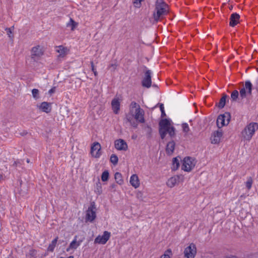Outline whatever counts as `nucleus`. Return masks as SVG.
Returning <instances> with one entry per match:
<instances>
[{
	"instance_id": "nucleus-1",
	"label": "nucleus",
	"mask_w": 258,
	"mask_h": 258,
	"mask_svg": "<svg viewBox=\"0 0 258 258\" xmlns=\"http://www.w3.org/2000/svg\"><path fill=\"white\" fill-rule=\"evenodd\" d=\"M170 125V122L167 119H163L159 122V133L161 139H164L167 134L171 139L175 137V128Z\"/></svg>"
},
{
	"instance_id": "nucleus-2",
	"label": "nucleus",
	"mask_w": 258,
	"mask_h": 258,
	"mask_svg": "<svg viewBox=\"0 0 258 258\" xmlns=\"http://www.w3.org/2000/svg\"><path fill=\"white\" fill-rule=\"evenodd\" d=\"M168 13V6L163 0H156L155 8L153 14L154 21L157 23Z\"/></svg>"
},
{
	"instance_id": "nucleus-3",
	"label": "nucleus",
	"mask_w": 258,
	"mask_h": 258,
	"mask_svg": "<svg viewBox=\"0 0 258 258\" xmlns=\"http://www.w3.org/2000/svg\"><path fill=\"white\" fill-rule=\"evenodd\" d=\"M257 130L258 123L251 122L248 124L242 131V136L244 140L249 141L251 139L255 131Z\"/></svg>"
},
{
	"instance_id": "nucleus-4",
	"label": "nucleus",
	"mask_w": 258,
	"mask_h": 258,
	"mask_svg": "<svg viewBox=\"0 0 258 258\" xmlns=\"http://www.w3.org/2000/svg\"><path fill=\"white\" fill-rule=\"evenodd\" d=\"M196 161L193 158L186 157L182 161L181 169L185 171H190L195 166Z\"/></svg>"
},
{
	"instance_id": "nucleus-5",
	"label": "nucleus",
	"mask_w": 258,
	"mask_h": 258,
	"mask_svg": "<svg viewBox=\"0 0 258 258\" xmlns=\"http://www.w3.org/2000/svg\"><path fill=\"white\" fill-rule=\"evenodd\" d=\"M230 114L229 112H225L224 114L220 115L217 119V125L219 128L227 125L230 121Z\"/></svg>"
},
{
	"instance_id": "nucleus-6",
	"label": "nucleus",
	"mask_w": 258,
	"mask_h": 258,
	"mask_svg": "<svg viewBox=\"0 0 258 258\" xmlns=\"http://www.w3.org/2000/svg\"><path fill=\"white\" fill-rule=\"evenodd\" d=\"M96 211L95 204L94 202H92L86 212L85 219L86 221L92 222L95 220L96 217Z\"/></svg>"
},
{
	"instance_id": "nucleus-7",
	"label": "nucleus",
	"mask_w": 258,
	"mask_h": 258,
	"mask_svg": "<svg viewBox=\"0 0 258 258\" xmlns=\"http://www.w3.org/2000/svg\"><path fill=\"white\" fill-rule=\"evenodd\" d=\"M31 59L34 61H37L43 55V52L40 46L33 47L31 51Z\"/></svg>"
},
{
	"instance_id": "nucleus-8",
	"label": "nucleus",
	"mask_w": 258,
	"mask_h": 258,
	"mask_svg": "<svg viewBox=\"0 0 258 258\" xmlns=\"http://www.w3.org/2000/svg\"><path fill=\"white\" fill-rule=\"evenodd\" d=\"M196 253V246L194 243L190 244L184 251V256L186 258H194Z\"/></svg>"
},
{
	"instance_id": "nucleus-9",
	"label": "nucleus",
	"mask_w": 258,
	"mask_h": 258,
	"mask_svg": "<svg viewBox=\"0 0 258 258\" xmlns=\"http://www.w3.org/2000/svg\"><path fill=\"white\" fill-rule=\"evenodd\" d=\"M151 71L147 70L145 73V76L142 81V85L143 87L149 88L151 86Z\"/></svg>"
},
{
	"instance_id": "nucleus-10",
	"label": "nucleus",
	"mask_w": 258,
	"mask_h": 258,
	"mask_svg": "<svg viewBox=\"0 0 258 258\" xmlns=\"http://www.w3.org/2000/svg\"><path fill=\"white\" fill-rule=\"evenodd\" d=\"M110 237V233L108 231H104L102 236H98L95 239L94 242L104 244L109 240Z\"/></svg>"
},
{
	"instance_id": "nucleus-11",
	"label": "nucleus",
	"mask_w": 258,
	"mask_h": 258,
	"mask_svg": "<svg viewBox=\"0 0 258 258\" xmlns=\"http://www.w3.org/2000/svg\"><path fill=\"white\" fill-rule=\"evenodd\" d=\"M144 112L140 107H138L137 109H135V113L131 115L139 122L144 123L145 122V119L144 118Z\"/></svg>"
},
{
	"instance_id": "nucleus-12",
	"label": "nucleus",
	"mask_w": 258,
	"mask_h": 258,
	"mask_svg": "<svg viewBox=\"0 0 258 258\" xmlns=\"http://www.w3.org/2000/svg\"><path fill=\"white\" fill-rule=\"evenodd\" d=\"M101 145L98 142H95L93 144L91 149V153L95 158H98L101 155Z\"/></svg>"
},
{
	"instance_id": "nucleus-13",
	"label": "nucleus",
	"mask_w": 258,
	"mask_h": 258,
	"mask_svg": "<svg viewBox=\"0 0 258 258\" xmlns=\"http://www.w3.org/2000/svg\"><path fill=\"white\" fill-rule=\"evenodd\" d=\"M115 148L118 150L126 151L127 149L126 143L122 139L117 140L114 142Z\"/></svg>"
},
{
	"instance_id": "nucleus-14",
	"label": "nucleus",
	"mask_w": 258,
	"mask_h": 258,
	"mask_svg": "<svg viewBox=\"0 0 258 258\" xmlns=\"http://www.w3.org/2000/svg\"><path fill=\"white\" fill-rule=\"evenodd\" d=\"M240 16L236 13H233L231 15L230 18L229 25L234 27L239 22Z\"/></svg>"
},
{
	"instance_id": "nucleus-15",
	"label": "nucleus",
	"mask_w": 258,
	"mask_h": 258,
	"mask_svg": "<svg viewBox=\"0 0 258 258\" xmlns=\"http://www.w3.org/2000/svg\"><path fill=\"white\" fill-rule=\"evenodd\" d=\"M175 146V143L173 140L168 142L166 147V152L167 154L171 155L173 154Z\"/></svg>"
},
{
	"instance_id": "nucleus-16",
	"label": "nucleus",
	"mask_w": 258,
	"mask_h": 258,
	"mask_svg": "<svg viewBox=\"0 0 258 258\" xmlns=\"http://www.w3.org/2000/svg\"><path fill=\"white\" fill-rule=\"evenodd\" d=\"M43 112L49 113L51 110V103L47 102H43L38 106Z\"/></svg>"
},
{
	"instance_id": "nucleus-17",
	"label": "nucleus",
	"mask_w": 258,
	"mask_h": 258,
	"mask_svg": "<svg viewBox=\"0 0 258 258\" xmlns=\"http://www.w3.org/2000/svg\"><path fill=\"white\" fill-rule=\"evenodd\" d=\"M77 236H76L74 238V239L71 242L69 245V247L67 249V251H69L70 249H76L77 247L81 244L83 240H80L79 241L77 240Z\"/></svg>"
},
{
	"instance_id": "nucleus-18",
	"label": "nucleus",
	"mask_w": 258,
	"mask_h": 258,
	"mask_svg": "<svg viewBox=\"0 0 258 258\" xmlns=\"http://www.w3.org/2000/svg\"><path fill=\"white\" fill-rule=\"evenodd\" d=\"M180 178V176L179 175L174 176L170 178L167 182V186L169 187H173L175 185L177 182H179Z\"/></svg>"
},
{
	"instance_id": "nucleus-19",
	"label": "nucleus",
	"mask_w": 258,
	"mask_h": 258,
	"mask_svg": "<svg viewBox=\"0 0 258 258\" xmlns=\"http://www.w3.org/2000/svg\"><path fill=\"white\" fill-rule=\"evenodd\" d=\"M112 108L115 114H117L120 109V103L117 99H113L111 102Z\"/></svg>"
},
{
	"instance_id": "nucleus-20",
	"label": "nucleus",
	"mask_w": 258,
	"mask_h": 258,
	"mask_svg": "<svg viewBox=\"0 0 258 258\" xmlns=\"http://www.w3.org/2000/svg\"><path fill=\"white\" fill-rule=\"evenodd\" d=\"M130 182L131 184L136 188L138 187L140 185L139 178L136 174H133L131 176Z\"/></svg>"
},
{
	"instance_id": "nucleus-21",
	"label": "nucleus",
	"mask_w": 258,
	"mask_h": 258,
	"mask_svg": "<svg viewBox=\"0 0 258 258\" xmlns=\"http://www.w3.org/2000/svg\"><path fill=\"white\" fill-rule=\"evenodd\" d=\"M56 52L59 53V57H63L67 53V48L62 45L57 46Z\"/></svg>"
},
{
	"instance_id": "nucleus-22",
	"label": "nucleus",
	"mask_w": 258,
	"mask_h": 258,
	"mask_svg": "<svg viewBox=\"0 0 258 258\" xmlns=\"http://www.w3.org/2000/svg\"><path fill=\"white\" fill-rule=\"evenodd\" d=\"M227 97L228 96L227 95L223 94L222 98L220 100V101L216 104V106L220 109L223 108L225 105Z\"/></svg>"
},
{
	"instance_id": "nucleus-23",
	"label": "nucleus",
	"mask_w": 258,
	"mask_h": 258,
	"mask_svg": "<svg viewBox=\"0 0 258 258\" xmlns=\"http://www.w3.org/2000/svg\"><path fill=\"white\" fill-rule=\"evenodd\" d=\"M126 118L127 121L130 123L131 125H132L134 128L137 127L138 125V121L136 120L135 118L133 117V116H132L131 115H127Z\"/></svg>"
},
{
	"instance_id": "nucleus-24",
	"label": "nucleus",
	"mask_w": 258,
	"mask_h": 258,
	"mask_svg": "<svg viewBox=\"0 0 258 258\" xmlns=\"http://www.w3.org/2000/svg\"><path fill=\"white\" fill-rule=\"evenodd\" d=\"M244 88L245 90H247V94L248 95H251L252 88V85L251 82L249 81H246L245 82V86Z\"/></svg>"
},
{
	"instance_id": "nucleus-25",
	"label": "nucleus",
	"mask_w": 258,
	"mask_h": 258,
	"mask_svg": "<svg viewBox=\"0 0 258 258\" xmlns=\"http://www.w3.org/2000/svg\"><path fill=\"white\" fill-rule=\"evenodd\" d=\"M114 178L117 183L121 185L123 183L122 175L119 172H116L114 175Z\"/></svg>"
},
{
	"instance_id": "nucleus-26",
	"label": "nucleus",
	"mask_w": 258,
	"mask_h": 258,
	"mask_svg": "<svg viewBox=\"0 0 258 258\" xmlns=\"http://www.w3.org/2000/svg\"><path fill=\"white\" fill-rule=\"evenodd\" d=\"M58 237H56L55 239H54L51 242V243L49 244L47 250L48 251L52 252L54 250V249L56 245L57 240H58Z\"/></svg>"
},
{
	"instance_id": "nucleus-27",
	"label": "nucleus",
	"mask_w": 258,
	"mask_h": 258,
	"mask_svg": "<svg viewBox=\"0 0 258 258\" xmlns=\"http://www.w3.org/2000/svg\"><path fill=\"white\" fill-rule=\"evenodd\" d=\"M14 29V26H13L10 28H6L5 30L7 31V35L11 40H13L14 35L12 34L13 31Z\"/></svg>"
},
{
	"instance_id": "nucleus-28",
	"label": "nucleus",
	"mask_w": 258,
	"mask_h": 258,
	"mask_svg": "<svg viewBox=\"0 0 258 258\" xmlns=\"http://www.w3.org/2000/svg\"><path fill=\"white\" fill-rule=\"evenodd\" d=\"M179 161L177 158H174L172 160V169L174 170H177L179 166Z\"/></svg>"
},
{
	"instance_id": "nucleus-29",
	"label": "nucleus",
	"mask_w": 258,
	"mask_h": 258,
	"mask_svg": "<svg viewBox=\"0 0 258 258\" xmlns=\"http://www.w3.org/2000/svg\"><path fill=\"white\" fill-rule=\"evenodd\" d=\"M110 161L114 165H116L118 161L117 156L115 154H112L110 156Z\"/></svg>"
},
{
	"instance_id": "nucleus-30",
	"label": "nucleus",
	"mask_w": 258,
	"mask_h": 258,
	"mask_svg": "<svg viewBox=\"0 0 258 258\" xmlns=\"http://www.w3.org/2000/svg\"><path fill=\"white\" fill-rule=\"evenodd\" d=\"M182 131L185 133V135H187L190 131L189 126L187 123H183L182 124Z\"/></svg>"
},
{
	"instance_id": "nucleus-31",
	"label": "nucleus",
	"mask_w": 258,
	"mask_h": 258,
	"mask_svg": "<svg viewBox=\"0 0 258 258\" xmlns=\"http://www.w3.org/2000/svg\"><path fill=\"white\" fill-rule=\"evenodd\" d=\"M109 178V172L107 170H105L103 172L101 175V179L103 181H106L108 180Z\"/></svg>"
},
{
	"instance_id": "nucleus-32",
	"label": "nucleus",
	"mask_w": 258,
	"mask_h": 258,
	"mask_svg": "<svg viewBox=\"0 0 258 258\" xmlns=\"http://www.w3.org/2000/svg\"><path fill=\"white\" fill-rule=\"evenodd\" d=\"M239 93L238 91L234 90L233 91L231 94V98L234 101H236L238 97Z\"/></svg>"
},
{
	"instance_id": "nucleus-33",
	"label": "nucleus",
	"mask_w": 258,
	"mask_h": 258,
	"mask_svg": "<svg viewBox=\"0 0 258 258\" xmlns=\"http://www.w3.org/2000/svg\"><path fill=\"white\" fill-rule=\"evenodd\" d=\"M32 94L33 98L38 99L39 98V91L37 89H33L32 90Z\"/></svg>"
},
{
	"instance_id": "nucleus-34",
	"label": "nucleus",
	"mask_w": 258,
	"mask_h": 258,
	"mask_svg": "<svg viewBox=\"0 0 258 258\" xmlns=\"http://www.w3.org/2000/svg\"><path fill=\"white\" fill-rule=\"evenodd\" d=\"M211 143L212 144H218L220 142V139L215 136L213 134L211 137Z\"/></svg>"
},
{
	"instance_id": "nucleus-35",
	"label": "nucleus",
	"mask_w": 258,
	"mask_h": 258,
	"mask_svg": "<svg viewBox=\"0 0 258 258\" xmlns=\"http://www.w3.org/2000/svg\"><path fill=\"white\" fill-rule=\"evenodd\" d=\"M252 179L251 177H249L247 181L246 182V186L247 188L248 189H250L251 187L252 184Z\"/></svg>"
},
{
	"instance_id": "nucleus-36",
	"label": "nucleus",
	"mask_w": 258,
	"mask_h": 258,
	"mask_svg": "<svg viewBox=\"0 0 258 258\" xmlns=\"http://www.w3.org/2000/svg\"><path fill=\"white\" fill-rule=\"evenodd\" d=\"M240 96L242 98H245L246 96L247 92L246 91L245 88L244 87L241 88L240 90Z\"/></svg>"
},
{
	"instance_id": "nucleus-37",
	"label": "nucleus",
	"mask_w": 258,
	"mask_h": 258,
	"mask_svg": "<svg viewBox=\"0 0 258 258\" xmlns=\"http://www.w3.org/2000/svg\"><path fill=\"white\" fill-rule=\"evenodd\" d=\"M118 64L116 62L114 63H111L108 66V69L110 70L111 72H114L117 68Z\"/></svg>"
},
{
	"instance_id": "nucleus-38",
	"label": "nucleus",
	"mask_w": 258,
	"mask_h": 258,
	"mask_svg": "<svg viewBox=\"0 0 258 258\" xmlns=\"http://www.w3.org/2000/svg\"><path fill=\"white\" fill-rule=\"evenodd\" d=\"M213 134L215 135V136H217V137L219 138L220 139H221V138L223 135L222 130H219L216 132H214Z\"/></svg>"
},
{
	"instance_id": "nucleus-39",
	"label": "nucleus",
	"mask_w": 258,
	"mask_h": 258,
	"mask_svg": "<svg viewBox=\"0 0 258 258\" xmlns=\"http://www.w3.org/2000/svg\"><path fill=\"white\" fill-rule=\"evenodd\" d=\"M143 0H134L133 3L135 7L137 8H140L141 6V2Z\"/></svg>"
},
{
	"instance_id": "nucleus-40",
	"label": "nucleus",
	"mask_w": 258,
	"mask_h": 258,
	"mask_svg": "<svg viewBox=\"0 0 258 258\" xmlns=\"http://www.w3.org/2000/svg\"><path fill=\"white\" fill-rule=\"evenodd\" d=\"M130 106L132 111L134 108L136 109H137L138 107H140V105H138L136 102H132Z\"/></svg>"
},
{
	"instance_id": "nucleus-41",
	"label": "nucleus",
	"mask_w": 258,
	"mask_h": 258,
	"mask_svg": "<svg viewBox=\"0 0 258 258\" xmlns=\"http://www.w3.org/2000/svg\"><path fill=\"white\" fill-rule=\"evenodd\" d=\"M160 109L161 111V117H163L166 116V114L164 111V108L163 104L160 105Z\"/></svg>"
},
{
	"instance_id": "nucleus-42",
	"label": "nucleus",
	"mask_w": 258,
	"mask_h": 258,
	"mask_svg": "<svg viewBox=\"0 0 258 258\" xmlns=\"http://www.w3.org/2000/svg\"><path fill=\"white\" fill-rule=\"evenodd\" d=\"M148 138H151L152 136V128L148 126L146 129Z\"/></svg>"
},
{
	"instance_id": "nucleus-43",
	"label": "nucleus",
	"mask_w": 258,
	"mask_h": 258,
	"mask_svg": "<svg viewBox=\"0 0 258 258\" xmlns=\"http://www.w3.org/2000/svg\"><path fill=\"white\" fill-rule=\"evenodd\" d=\"M70 22L72 23V30H73L77 26V24L72 19H71Z\"/></svg>"
},
{
	"instance_id": "nucleus-44",
	"label": "nucleus",
	"mask_w": 258,
	"mask_h": 258,
	"mask_svg": "<svg viewBox=\"0 0 258 258\" xmlns=\"http://www.w3.org/2000/svg\"><path fill=\"white\" fill-rule=\"evenodd\" d=\"M116 186V185L114 183H113L110 186L109 188L111 190H113L114 191H115Z\"/></svg>"
},
{
	"instance_id": "nucleus-45",
	"label": "nucleus",
	"mask_w": 258,
	"mask_h": 258,
	"mask_svg": "<svg viewBox=\"0 0 258 258\" xmlns=\"http://www.w3.org/2000/svg\"><path fill=\"white\" fill-rule=\"evenodd\" d=\"M55 91V87H53L52 88H51V89H50L49 90L48 92L51 95L52 93H53Z\"/></svg>"
},
{
	"instance_id": "nucleus-46",
	"label": "nucleus",
	"mask_w": 258,
	"mask_h": 258,
	"mask_svg": "<svg viewBox=\"0 0 258 258\" xmlns=\"http://www.w3.org/2000/svg\"><path fill=\"white\" fill-rule=\"evenodd\" d=\"M90 63H91V70H92V71H94L96 69L95 68L93 62L92 61H91Z\"/></svg>"
},
{
	"instance_id": "nucleus-47",
	"label": "nucleus",
	"mask_w": 258,
	"mask_h": 258,
	"mask_svg": "<svg viewBox=\"0 0 258 258\" xmlns=\"http://www.w3.org/2000/svg\"><path fill=\"white\" fill-rule=\"evenodd\" d=\"M160 258H170L168 254H164L161 256Z\"/></svg>"
},
{
	"instance_id": "nucleus-48",
	"label": "nucleus",
	"mask_w": 258,
	"mask_h": 258,
	"mask_svg": "<svg viewBox=\"0 0 258 258\" xmlns=\"http://www.w3.org/2000/svg\"><path fill=\"white\" fill-rule=\"evenodd\" d=\"M30 252H31L30 254L32 256H34V255H36V251L35 250H32L30 251Z\"/></svg>"
},
{
	"instance_id": "nucleus-49",
	"label": "nucleus",
	"mask_w": 258,
	"mask_h": 258,
	"mask_svg": "<svg viewBox=\"0 0 258 258\" xmlns=\"http://www.w3.org/2000/svg\"><path fill=\"white\" fill-rule=\"evenodd\" d=\"M95 76H97L98 75V73L96 71V70H94V71H92Z\"/></svg>"
},
{
	"instance_id": "nucleus-50",
	"label": "nucleus",
	"mask_w": 258,
	"mask_h": 258,
	"mask_svg": "<svg viewBox=\"0 0 258 258\" xmlns=\"http://www.w3.org/2000/svg\"><path fill=\"white\" fill-rule=\"evenodd\" d=\"M3 178H4L3 175L2 174H0V181H1L2 179H3Z\"/></svg>"
},
{
	"instance_id": "nucleus-51",
	"label": "nucleus",
	"mask_w": 258,
	"mask_h": 258,
	"mask_svg": "<svg viewBox=\"0 0 258 258\" xmlns=\"http://www.w3.org/2000/svg\"><path fill=\"white\" fill-rule=\"evenodd\" d=\"M14 166H17V162L15 161L13 164Z\"/></svg>"
},
{
	"instance_id": "nucleus-52",
	"label": "nucleus",
	"mask_w": 258,
	"mask_h": 258,
	"mask_svg": "<svg viewBox=\"0 0 258 258\" xmlns=\"http://www.w3.org/2000/svg\"><path fill=\"white\" fill-rule=\"evenodd\" d=\"M97 185H101L100 182H98L97 183Z\"/></svg>"
},
{
	"instance_id": "nucleus-53",
	"label": "nucleus",
	"mask_w": 258,
	"mask_h": 258,
	"mask_svg": "<svg viewBox=\"0 0 258 258\" xmlns=\"http://www.w3.org/2000/svg\"><path fill=\"white\" fill-rule=\"evenodd\" d=\"M29 162H30L29 159H28L27 160V163H29Z\"/></svg>"
},
{
	"instance_id": "nucleus-54",
	"label": "nucleus",
	"mask_w": 258,
	"mask_h": 258,
	"mask_svg": "<svg viewBox=\"0 0 258 258\" xmlns=\"http://www.w3.org/2000/svg\"><path fill=\"white\" fill-rule=\"evenodd\" d=\"M232 8H233V7H232V6H231L229 8V9H230V10H232Z\"/></svg>"
},
{
	"instance_id": "nucleus-55",
	"label": "nucleus",
	"mask_w": 258,
	"mask_h": 258,
	"mask_svg": "<svg viewBox=\"0 0 258 258\" xmlns=\"http://www.w3.org/2000/svg\"><path fill=\"white\" fill-rule=\"evenodd\" d=\"M256 81H257V84L258 85V77H257V79L256 80Z\"/></svg>"
}]
</instances>
